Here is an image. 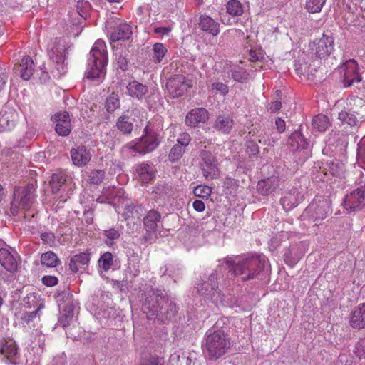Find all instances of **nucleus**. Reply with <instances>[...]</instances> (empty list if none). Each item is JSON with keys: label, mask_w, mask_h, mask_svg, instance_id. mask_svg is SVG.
I'll use <instances>...</instances> for the list:
<instances>
[{"label": "nucleus", "mask_w": 365, "mask_h": 365, "mask_svg": "<svg viewBox=\"0 0 365 365\" xmlns=\"http://www.w3.org/2000/svg\"><path fill=\"white\" fill-rule=\"evenodd\" d=\"M229 272L240 276L243 282L256 278L264 268L265 257L257 254H246L237 257L234 260L227 259Z\"/></svg>", "instance_id": "f257e3e1"}, {"label": "nucleus", "mask_w": 365, "mask_h": 365, "mask_svg": "<svg viewBox=\"0 0 365 365\" xmlns=\"http://www.w3.org/2000/svg\"><path fill=\"white\" fill-rule=\"evenodd\" d=\"M231 348V340L228 334L222 329L207 333L202 351L205 356L211 361H216L225 355Z\"/></svg>", "instance_id": "f03ea898"}, {"label": "nucleus", "mask_w": 365, "mask_h": 365, "mask_svg": "<svg viewBox=\"0 0 365 365\" xmlns=\"http://www.w3.org/2000/svg\"><path fill=\"white\" fill-rule=\"evenodd\" d=\"M160 143L159 134L147 125L140 138L127 143L123 148L129 153L145 155L153 151L160 145Z\"/></svg>", "instance_id": "7ed1b4c3"}, {"label": "nucleus", "mask_w": 365, "mask_h": 365, "mask_svg": "<svg viewBox=\"0 0 365 365\" xmlns=\"http://www.w3.org/2000/svg\"><path fill=\"white\" fill-rule=\"evenodd\" d=\"M35 191L33 184H26L14 188L11 202V212L13 215H16L20 209L29 210L31 208L35 201Z\"/></svg>", "instance_id": "20e7f679"}, {"label": "nucleus", "mask_w": 365, "mask_h": 365, "mask_svg": "<svg viewBox=\"0 0 365 365\" xmlns=\"http://www.w3.org/2000/svg\"><path fill=\"white\" fill-rule=\"evenodd\" d=\"M330 207L329 200L325 198L315 197L304 210L302 217L304 220H310L317 225L327 217Z\"/></svg>", "instance_id": "39448f33"}, {"label": "nucleus", "mask_w": 365, "mask_h": 365, "mask_svg": "<svg viewBox=\"0 0 365 365\" xmlns=\"http://www.w3.org/2000/svg\"><path fill=\"white\" fill-rule=\"evenodd\" d=\"M197 292L214 303L223 299V295L218 287L216 273H212L206 280H202L197 286Z\"/></svg>", "instance_id": "423d86ee"}, {"label": "nucleus", "mask_w": 365, "mask_h": 365, "mask_svg": "<svg viewBox=\"0 0 365 365\" xmlns=\"http://www.w3.org/2000/svg\"><path fill=\"white\" fill-rule=\"evenodd\" d=\"M192 87V80L183 75H175L166 82L168 93L173 98L184 96Z\"/></svg>", "instance_id": "0eeeda50"}, {"label": "nucleus", "mask_w": 365, "mask_h": 365, "mask_svg": "<svg viewBox=\"0 0 365 365\" xmlns=\"http://www.w3.org/2000/svg\"><path fill=\"white\" fill-rule=\"evenodd\" d=\"M164 301L165 297L159 289H152L148 293L143 305V312L148 319H150L157 316Z\"/></svg>", "instance_id": "6e6552de"}, {"label": "nucleus", "mask_w": 365, "mask_h": 365, "mask_svg": "<svg viewBox=\"0 0 365 365\" xmlns=\"http://www.w3.org/2000/svg\"><path fill=\"white\" fill-rule=\"evenodd\" d=\"M342 205L348 212L362 210L365 207V185L347 194L343 200Z\"/></svg>", "instance_id": "1a4fd4ad"}, {"label": "nucleus", "mask_w": 365, "mask_h": 365, "mask_svg": "<svg viewBox=\"0 0 365 365\" xmlns=\"http://www.w3.org/2000/svg\"><path fill=\"white\" fill-rule=\"evenodd\" d=\"M339 71L341 74H343L344 83L346 87L351 86L354 82L361 81L358 63L354 59H349L344 63L340 66Z\"/></svg>", "instance_id": "9d476101"}, {"label": "nucleus", "mask_w": 365, "mask_h": 365, "mask_svg": "<svg viewBox=\"0 0 365 365\" xmlns=\"http://www.w3.org/2000/svg\"><path fill=\"white\" fill-rule=\"evenodd\" d=\"M201 158L202 161L201 168L204 177L210 180L217 178L219 175V168L215 157L210 152L202 150Z\"/></svg>", "instance_id": "9b49d317"}, {"label": "nucleus", "mask_w": 365, "mask_h": 365, "mask_svg": "<svg viewBox=\"0 0 365 365\" xmlns=\"http://www.w3.org/2000/svg\"><path fill=\"white\" fill-rule=\"evenodd\" d=\"M334 38L324 34L320 38L314 41L312 50L319 58H324L331 54L334 50Z\"/></svg>", "instance_id": "f8f14e48"}, {"label": "nucleus", "mask_w": 365, "mask_h": 365, "mask_svg": "<svg viewBox=\"0 0 365 365\" xmlns=\"http://www.w3.org/2000/svg\"><path fill=\"white\" fill-rule=\"evenodd\" d=\"M365 116V106H361L357 109L351 108L349 112L341 110L339 113L338 118L344 123L354 126L361 122Z\"/></svg>", "instance_id": "ddd939ff"}, {"label": "nucleus", "mask_w": 365, "mask_h": 365, "mask_svg": "<svg viewBox=\"0 0 365 365\" xmlns=\"http://www.w3.org/2000/svg\"><path fill=\"white\" fill-rule=\"evenodd\" d=\"M304 200V195L297 188L285 192L281 199V204L286 212L297 207Z\"/></svg>", "instance_id": "4468645a"}, {"label": "nucleus", "mask_w": 365, "mask_h": 365, "mask_svg": "<svg viewBox=\"0 0 365 365\" xmlns=\"http://www.w3.org/2000/svg\"><path fill=\"white\" fill-rule=\"evenodd\" d=\"M0 264L6 271L9 272L14 273L16 272L19 265L17 254H13L6 248H1Z\"/></svg>", "instance_id": "2eb2a0df"}, {"label": "nucleus", "mask_w": 365, "mask_h": 365, "mask_svg": "<svg viewBox=\"0 0 365 365\" xmlns=\"http://www.w3.org/2000/svg\"><path fill=\"white\" fill-rule=\"evenodd\" d=\"M349 323L355 329L365 328V302L360 303L351 312Z\"/></svg>", "instance_id": "dca6fc26"}, {"label": "nucleus", "mask_w": 365, "mask_h": 365, "mask_svg": "<svg viewBox=\"0 0 365 365\" xmlns=\"http://www.w3.org/2000/svg\"><path fill=\"white\" fill-rule=\"evenodd\" d=\"M70 153L73 163L78 167L86 165L92 156L90 150L83 145L72 148Z\"/></svg>", "instance_id": "f3484780"}, {"label": "nucleus", "mask_w": 365, "mask_h": 365, "mask_svg": "<svg viewBox=\"0 0 365 365\" xmlns=\"http://www.w3.org/2000/svg\"><path fill=\"white\" fill-rule=\"evenodd\" d=\"M209 118V113L204 108L192 109L185 117V123L190 127H196L200 123H205Z\"/></svg>", "instance_id": "a211bd4d"}, {"label": "nucleus", "mask_w": 365, "mask_h": 365, "mask_svg": "<svg viewBox=\"0 0 365 365\" xmlns=\"http://www.w3.org/2000/svg\"><path fill=\"white\" fill-rule=\"evenodd\" d=\"M56 121L55 130L59 135L66 136L71 130V119L68 112H59L54 117Z\"/></svg>", "instance_id": "6ab92c4d"}, {"label": "nucleus", "mask_w": 365, "mask_h": 365, "mask_svg": "<svg viewBox=\"0 0 365 365\" xmlns=\"http://www.w3.org/2000/svg\"><path fill=\"white\" fill-rule=\"evenodd\" d=\"M198 24L202 31L212 36H216L220 33V24L208 15H201Z\"/></svg>", "instance_id": "aec40b11"}, {"label": "nucleus", "mask_w": 365, "mask_h": 365, "mask_svg": "<svg viewBox=\"0 0 365 365\" xmlns=\"http://www.w3.org/2000/svg\"><path fill=\"white\" fill-rule=\"evenodd\" d=\"M130 26L125 23L116 24L110 31V39L112 42L128 39L131 35Z\"/></svg>", "instance_id": "412c9836"}, {"label": "nucleus", "mask_w": 365, "mask_h": 365, "mask_svg": "<svg viewBox=\"0 0 365 365\" xmlns=\"http://www.w3.org/2000/svg\"><path fill=\"white\" fill-rule=\"evenodd\" d=\"M14 70L20 73L22 79L29 80L34 71V63L32 58L30 56L23 58L21 63L14 66Z\"/></svg>", "instance_id": "4be33fe9"}, {"label": "nucleus", "mask_w": 365, "mask_h": 365, "mask_svg": "<svg viewBox=\"0 0 365 365\" xmlns=\"http://www.w3.org/2000/svg\"><path fill=\"white\" fill-rule=\"evenodd\" d=\"M161 220L160 213L155 210H149L143 219V225L146 232L149 234L157 231L158 223Z\"/></svg>", "instance_id": "5701e85b"}, {"label": "nucleus", "mask_w": 365, "mask_h": 365, "mask_svg": "<svg viewBox=\"0 0 365 365\" xmlns=\"http://www.w3.org/2000/svg\"><path fill=\"white\" fill-rule=\"evenodd\" d=\"M128 94L138 100H143L148 93V88L138 81H133L127 85Z\"/></svg>", "instance_id": "b1692460"}, {"label": "nucleus", "mask_w": 365, "mask_h": 365, "mask_svg": "<svg viewBox=\"0 0 365 365\" xmlns=\"http://www.w3.org/2000/svg\"><path fill=\"white\" fill-rule=\"evenodd\" d=\"M18 353V348L16 342L12 339H7L0 346V354L4 355V359L11 364H14Z\"/></svg>", "instance_id": "393cba45"}, {"label": "nucleus", "mask_w": 365, "mask_h": 365, "mask_svg": "<svg viewBox=\"0 0 365 365\" xmlns=\"http://www.w3.org/2000/svg\"><path fill=\"white\" fill-rule=\"evenodd\" d=\"M135 170L138 180L144 184L149 183L155 175L153 167L147 163L139 164Z\"/></svg>", "instance_id": "a878e982"}, {"label": "nucleus", "mask_w": 365, "mask_h": 365, "mask_svg": "<svg viewBox=\"0 0 365 365\" xmlns=\"http://www.w3.org/2000/svg\"><path fill=\"white\" fill-rule=\"evenodd\" d=\"M279 185L277 178L272 177L259 180L257 185V192L262 195H268L274 192Z\"/></svg>", "instance_id": "bb28decb"}, {"label": "nucleus", "mask_w": 365, "mask_h": 365, "mask_svg": "<svg viewBox=\"0 0 365 365\" xmlns=\"http://www.w3.org/2000/svg\"><path fill=\"white\" fill-rule=\"evenodd\" d=\"M233 126L232 118L229 115H220L217 117L214 123V128L224 134L230 132Z\"/></svg>", "instance_id": "cd10ccee"}, {"label": "nucleus", "mask_w": 365, "mask_h": 365, "mask_svg": "<svg viewBox=\"0 0 365 365\" xmlns=\"http://www.w3.org/2000/svg\"><path fill=\"white\" fill-rule=\"evenodd\" d=\"M90 259L89 254L86 252L75 255L70 259L69 268L73 273H76L89 262Z\"/></svg>", "instance_id": "c85d7f7f"}, {"label": "nucleus", "mask_w": 365, "mask_h": 365, "mask_svg": "<svg viewBox=\"0 0 365 365\" xmlns=\"http://www.w3.org/2000/svg\"><path fill=\"white\" fill-rule=\"evenodd\" d=\"M66 48L63 39L55 38L51 45L50 56L51 58H56V62H60L64 57Z\"/></svg>", "instance_id": "c756f323"}, {"label": "nucleus", "mask_w": 365, "mask_h": 365, "mask_svg": "<svg viewBox=\"0 0 365 365\" xmlns=\"http://www.w3.org/2000/svg\"><path fill=\"white\" fill-rule=\"evenodd\" d=\"M93 65L91 69L87 72V78L89 79L100 78L101 76L105 74V66L108 61H103L92 58Z\"/></svg>", "instance_id": "7c9ffc66"}, {"label": "nucleus", "mask_w": 365, "mask_h": 365, "mask_svg": "<svg viewBox=\"0 0 365 365\" xmlns=\"http://www.w3.org/2000/svg\"><path fill=\"white\" fill-rule=\"evenodd\" d=\"M106 46L105 42L103 40H101V39L97 40L95 42L90 52L92 58L96 59V60H100L102 62L103 61H108L107 52H106Z\"/></svg>", "instance_id": "2f4dec72"}, {"label": "nucleus", "mask_w": 365, "mask_h": 365, "mask_svg": "<svg viewBox=\"0 0 365 365\" xmlns=\"http://www.w3.org/2000/svg\"><path fill=\"white\" fill-rule=\"evenodd\" d=\"M116 127L122 133L130 134L133 129V119L127 115H123L118 118Z\"/></svg>", "instance_id": "473e14b6"}, {"label": "nucleus", "mask_w": 365, "mask_h": 365, "mask_svg": "<svg viewBox=\"0 0 365 365\" xmlns=\"http://www.w3.org/2000/svg\"><path fill=\"white\" fill-rule=\"evenodd\" d=\"M15 114L7 113L0 115V132H6L11 130L15 125Z\"/></svg>", "instance_id": "72a5a7b5"}, {"label": "nucleus", "mask_w": 365, "mask_h": 365, "mask_svg": "<svg viewBox=\"0 0 365 365\" xmlns=\"http://www.w3.org/2000/svg\"><path fill=\"white\" fill-rule=\"evenodd\" d=\"M66 181V175L64 173L60 171L53 173L50 180L51 187L53 192H56L59 190L60 187L64 185Z\"/></svg>", "instance_id": "f704fd0d"}, {"label": "nucleus", "mask_w": 365, "mask_h": 365, "mask_svg": "<svg viewBox=\"0 0 365 365\" xmlns=\"http://www.w3.org/2000/svg\"><path fill=\"white\" fill-rule=\"evenodd\" d=\"M227 12L232 16H241L244 12V8L238 0H230L226 4Z\"/></svg>", "instance_id": "c9c22d12"}, {"label": "nucleus", "mask_w": 365, "mask_h": 365, "mask_svg": "<svg viewBox=\"0 0 365 365\" xmlns=\"http://www.w3.org/2000/svg\"><path fill=\"white\" fill-rule=\"evenodd\" d=\"M41 262L43 265L48 267H56L60 264V259L57 255L51 251L42 254Z\"/></svg>", "instance_id": "e433bc0d"}, {"label": "nucleus", "mask_w": 365, "mask_h": 365, "mask_svg": "<svg viewBox=\"0 0 365 365\" xmlns=\"http://www.w3.org/2000/svg\"><path fill=\"white\" fill-rule=\"evenodd\" d=\"M143 211V207L142 205H135L134 204H131L125 207L123 216L125 220L130 218L138 219Z\"/></svg>", "instance_id": "4c0bfd02"}, {"label": "nucleus", "mask_w": 365, "mask_h": 365, "mask_svg": "<svg viewBox=\"0 0 365 365\" xmlns=\"http://www.w3.org/2000/svg\"><path fill=\"white\" fill-rule=\"evenodd\" d=\"M153 61L155 63H159L163 61L168 52V49L162 43H155L153 46Z\"/></svg>", "instance_id": "58836bf2"}, {"label": "nucleus", "mask_w": 365, "mask_h": 365, "mask_svg": "<svg viewBox=\"0 0 365 365\" xmlns=\"http://www.w3.org/2000/svg\"><path fill=\"white\" fill-rule=\"evenodd\" d=\"M312 125L318 131L324 132L329 126V121L326 115L319 114L313 118Z\"/></svg>", "instance_id": "ea45409f"}, {"label": "nucleus", "mask_w": 365, "mask_h": 365, "mask_svg": "<svg viewBox=\"0 0 365 365\" xmlns=\"http://www.w3.org/2000/svg\"><path fill=\"white\" fill-rule=\"evenodd\" d=\"M113 264V255L109 252H105L104 254H103L98 260L99 267L106 272H108L110 269Z\"/></svg>", "instance_id": "a19ab883"}, {"label": "nucleus", "mask_w": 365, "mask_h": 365, "mask_svg": "<svg viewBox=\"0 0 365 365\" xmlns=\"http://www.w3.org/2000/svg\"><path fill=\"white\" fill-rule=\"evenodd\" d=\"M120 106V100L118 95L113 93L108 96L106 101V108L109 113L114 112Z\"/></svg>", "instance_id": "79ce46f5"}, {"label": "nucleus", "mask_w": 365, "mask_h": 365, "mask_svg": "<svg viewBox=\"0 0 365 365\" xmlns=\"http://www.w3.org/2000/svg\"><path fill=\"white\" fill-rule=\"evenodd\" d=\"M290 140L296 141L297 143V148L301 149H307L309 145V142L307 139L302 135V133L299 131H295L292 134L289 138Z\"/></svg>", "instance_id": "37998d69"}, {"label": "nucleus", "mask_w": 365, "mask_h": 365, "mask_svg": "<svg viewBox=\"0 0 365 365\" xmlns=\"http://www.w3.org/2000/svg\"><path fill=\"white\" fill-rule=\"evenodd\" d=\"M326 0H307L306 8L310 13L319 12L324 5Z\"/></svg>", "instance_id": "c03bdc74"}, {"label": "nucleus", "mask_w": 365, "mask_h": 365, "mask_svg": "<svg viewBox=\"0 0 365 365\" xmlns=\"http://www.w3.org/2000/svg\"><path fill=\"white\" fill-rule=\"evenodd\" d=\"M193 193L197 197L207 198L212 193V188L207 185H200L195 187Z\"/></svg>", "instance_id": "a18cd8bd"}, {"label": "nucleus", "mask_w": 365, "mask_h": 365, "mask_svg": "<svg viewBox=\"0 0 365 365\" xmlns=\"http://www.w3.org/2000/svg\"><path fill=\"white\" fill-rule=\"evenodd\" d=\"M185 152L184 148L178 144H175L169 153V159L170 161L174 162L178 160L182 156Z\"/></svg>", "instance_id": "49530a36"}, {"label": "nucleus", "mask_w": 365, "mask_h": 365, "mask_svg": "<svg viewBox=\"0 0 365 365\" xmlns=\"http://www.w3.org/2000/svg\"><path fill=\"white\" fill-rule=\"evenodd\" d=\"M211 90L215 94H220L221 96H226L228 93V86L221 82H215L212 84Z\"/></svg>", "instance_id": "de8ad7c7"}, {"label": "nucleus", "mask_w": 365, "mask_h": 365, "mask_svg": "<svg viewBox=\"0 0 365 365\" xmlns=\"http://www.w3.org/2000/svg\"><path fill=\"white\" fill-rule=\"evenodd\" d=\"M105 177V172L102 170H95L91 173L90 181L91 183L98 185L102 182Z\"/></svg>", "instance_id": "09e8293b"}, {"label": "nucleus", "mask_w": 365, "mask_h": 365, "mask_svg": "<svg viewBox=\"0 0 365 365\" xmlns=\"http://www.w3.org/2000/svg\"><path fill=\"white\" fill-rule=\"evenodd\" d=\"M73 317V311L72 309H69L65 313L62 314L58 319L59 324L63 327H66L70 325Z\"/></svg>", "instance_id": "8fccbe9b"}, {"label": "nucleus", "mask_w": 365, "mask_h": 365, "mask_svg": "<svg viewBox=\"0 0 365 365\" xmlns=\"http://www.w3.org/2000/svg\"><path fill=\"white\" fill-rule=\"evenodd\" d=\"M259 152V146L255 141L250 140L247 143L246 153L249 155L250 158L257 157Z\"/></svg>", "instance_id": "3c124183"}, {"label": "nucleus", "mask_w": 365, "mask_h": 365, "mask_svg": "<svg viewBox=\"0 0 365 365\" xmlns=\"http://www.w3.org/2000/svg\"><path fill=\"white\" fill-rule=\"evenodd\" d=\"M191 141V138L187 133H182L177 139V144L185 148L189 145Z\"/></svg>", "instance_id": "603ef678"}, {"label": "nucleus", "mask_w": 365, "mask_h": 365, "mask_svg": "<svg viewBox=\"0 0 365 365\" xmlns=\"http://www.w3.org/2000/svg\"><path fill=\"white\" fill-rule=\"evenodd\" d=\"M41 239L44 243H46L50 246H53L55 244V235L51 232L42 233L41 235Z\"/></svg>", "instance_id": "864d4df0"}, {"label": "nucleus", "mask_w": 365, "mask_h": 365, "mask_svg": "<svg viewBox=\"0 0 365 365\" xmlns=\"http://www.w3.org/2000/svg\"><path fill=\"white\" fill-rule=\"evenodd\" d=\"M58 279L56 277L47 275L42 278V282L47 287H53L58 284Z\"/></svg>", "instance_id": "5fc2aeb1"}, {"label": "nucleus", "mask_w": 365, "mask_h": 365, "mask_svg": "<svg viewBox=\"0 0 365 365\" xmlns=\"http://www.w3.org/2000/svg\"><path fill=\"white\" fill-rule=\"evenodd\" d=\"M263 58L262 53L256 50H250L249 60L252 62L260 61Z\"/></svg>", "instance_id": "6e6d98bb"}, {"label": "nucleus", "mask_w": 365, "mask_h": 365, "mask_svg": "<svg viewBox=\"0 0 365 365\" xmlns=\"http://www.w3.org/2000/svg\"><path fill=\"white\" fill-rule=\"evenodd\" d=\"M105 235L110 240H116L120 237V232L112 228L105 231Z\"/></svg>", "instance_id": "4d7b16f0"}, {"label": "nucleus", "mask_w": 365, "mask_h": 365, "mask_svg": "<svg viewBox=\"0 0 365 365\" xmlns=\"http://www.w3.org/2000/svg\"><path fill=\"white\" fill-rule=\"evenodd\" d=\"M141 365H167L165 362L158 358H151L145 361Z\"/></svg>", "instance_id": "13d9d810"}, {"label": "nucleus", "mask_w": 365, "mask_h": 365, "mask_svg": "<svg viewBox=\"0 0 365 365\" xmlns=\"http://www.w3.org/2000/svg\"><path fill=\"white\" fill-rule=\"evenodd\" d=\"M193 209L199 212H203L205 209V203L200 200H195L192 203Z\"/></svg>", "instance_id": "bf43d9fd"}, {"label": "nucleus", "mask_w": 365, "mask_h": 365, "mask_svg": "<svg viewBox=\"0 0 365 365\" xmlns=\"http://www.w3.org/2000/svg\"><path fill=\"white\" fill-rule=\"evenodd\" d=\"M275 125L279 133H283L286 129L285 121L281 118H276Z\"/></svg>", "instance_id": "052dcab7"}, {"label": "nucleus", "mask_w": 365, "mask_h": 365, "mask_svg": "<svg viewBox=\"0 0 365 365\" xmlns=\"http://www.w3.org/2000/svg\"><path fill=\"white\" fill-rule=\"evenodd\" d=\"M171 31L170 27H155L154 33L161 35H168Z\"/></svg>", "instance_id": "680f3d73"}, {"label": "nucleus", "mask_w": 365, "mask_h": 365, "mask_svg": "<svg viewBox=\"0 0 365 365\" xmlns=\"http://www.w3.org/2000/svg\"><path fill=\"white\" fill-rule=\"evenodd\" d=\"M38 309H39V308L36 309L35 311L26 313L24 316V321H26V322H29L32 321L34 318H36Z\"/></svg>", "instance_id": "e2e57ef3"}, {"label": "nucleus", "mask_w": 365, "mask_h": 365, "mask_svg": "<svg viewBox=\"0 0 365 365\" xmlns=\"http://www.w3.org/2000/svg\"><path fill=\"white\" fill-rule=\"evenodd\" d=\"M244 75V73H241V72L239 71H234L232 73V78L237 81H242V80L245 78Z\"/></svg>", "instance_id": "0e129e2a"}, {"label": "nucleus", "mask_w": 365, "mask_h": 365, "mask_svg": "<svg viewBox=\"0 0 365 365\" xmlns=\"http://www.w3.org/2000/svg\"><path fill=\"white\" fill-rule=\"evenodd\" d=\"M282 108V103L279 101H274L270 105V110L272 112L279 110Z\"/></svg>", "instance_id": "69168bd1"}, {"label": "nucleus", "mask_w": 365, "mask_h": 365, "mask_svg": "<svg viewBox=\"0 0 365 365\" xmlns=\"http://www.w3.org/2000/svg\"><path fill=\"white\" fill-rule=\"evenodd\" d=\"M4 197V190L3 187L0 185V202L3 200Z\"/></svg>", "instance_id": "338daca9"}, {"label": "nucleus", "mask_w": 365, "mask_h": 365, "mask_svg": "<svg viewBox=\"0 0 365 365\" xmlns=\"http://www.w3.org/2000/svg\"><path fill=\"white\" fill-rule=\"evenodd\" d=\"M362 351H363V353L361 354H360L359 359H362V358L365 359V346L363 347Z\"/></svg>", "instance_id": "774afa93"}]
</instances>
